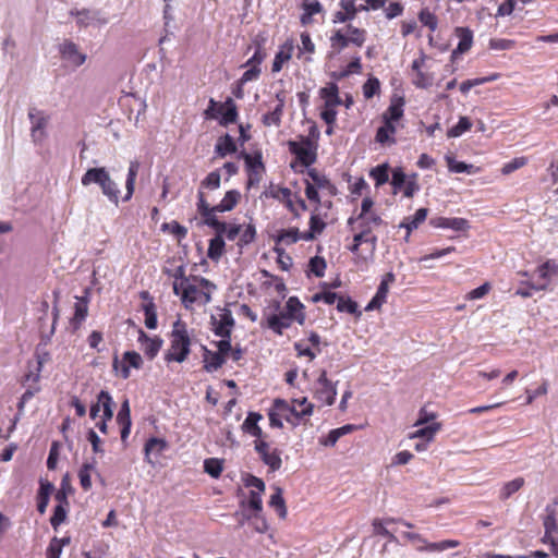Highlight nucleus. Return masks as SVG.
Instances as JSON below:
<instances>
[{
    "mask_svg": "<svg viewBox=\"0 0 558 558\" xmlns=\"http://www.w3.org/2000/svg\"><path fill=\"white\" fill-rule=\"evenodd\" d=\"M241 201V193L238 190H229L226 192L223 198L215 206H210L206 199L205 193L197 192V213L202 220L218 219L217 213H225L233 210Z\"/></svg>",
    "mask_w": 558,
    "mask_h": 558,
    "instance_id": "7ed1b4c3",
    "label": "nucleus"
},
{
    "mask_svg": "<svg viewBox=\"0 0 558 558\" xmlns=\"http://www.w3.org/2000/svg\"><path fill=\"white\" fill-rule=\"evenodd\" d=\"M429 225L434 228L451 229L453 231H466L470 228L469 221L464 218L459 217H433L429 220Z\"/></svg>",
    "mask_w": 558,
    "mask_h": 558,
    "instance_id": "412c9836",
    "label": "nucleus"
},
{
    "mask_svg": "<svg viewBox=\"0 0 558 558\" xmlns=\"http://www.w3.org/2000/svg\"><path fill=\"white\" fill-rule=\"evenodd\" d=\"M236 151V144L234 140L229 135L225 134L220 136L215 146V153L223 158L227 155L233 154Z\"/></svg>",
    "mask_w": 558,
    "mask_h": 558,
    "instance_id": "58836bf2",
    "label": "nucleus"
},
{
    "mask_svg": "<svg viewBox=\"0 0 558 558\" xmlns=\"http://www.w3.org/2000/svg\"><path fill=\"white\" fill-rule=\"evenodd\" d=\"M203 223L215 230V236L209 240L207 256L211 260L218 262L223 255L226 247V243L223 240L226 222L220 221L219 219L210 218L203 220Z\"/></svg>",
    "mask_w": 558,
    "mask_h": 558,
    "instance_id": "9d476101",
    "label": "nucleus"
},
{
    "mask_svg": "<svg viewBox=\"0 0 558 558\" xmlns=\"http://www.w3.org/2000/svg\"><path fill=\"white\" fill-rule=\"evenodd\" d=\"M355 222H357V227H356L357 230H361L369 235H374L373 234L374 229L385 225L383 218L376 213H372L371 216H366L364 218L350 217L348 219L349 226H353Z\"/></svg>",
    "mask_w": 558,
    "mask_h": 558,
    "instance_id": "5701e85b",
    "label": "nucleus"
},
{
    "mask_svg": "<svg viewBox=\"0 0 558 558\" xmlns=\"http://www.w3.org/2000/svg\"><path fill=\"white\" fill-rule=\"evenodd\" d=\"M363 243H369L371 244V251L373 252L377 244V236L376 235H369L365 232L357 230V232L353 236V243L351 246H349V250L356 256L355 263L357 264L361 259L366 262V258L361 257L360 255V246Z\"/></svg>",
    "mask_w": 558,
    "mask_h": 558,
    "instance_id": "c756f323",
    "label": "nucleus"
},
{
    "mask_svg": "<svg viewBox=\"0 0 558 558\" xmlns=\"http://www.w3.org/2000/svg\"><path fill=\"white\" fill-rule=\"evenodd\" d=\"M96 471V461L84 462L78 470V478L81 487L88 492L92 488V473Z\"/></svg>",
    "mask_w": 558,
    "mask_h": 558,
    "instance_id": "ea45409f",
    "label": "nucleus"
},
{
    "mask_svg": "<svg viewBox=\"0 0 558 558\" xmlns=\"http://www.w3.org/2000/svg\"><path fill=\"white\" fill-rule=\"evenodd\" d=\"M254 449L262 462L268 466V472L275 473L282 466L281 450L271 447L267 439H255Z\"/></svg>",
    "mask_w": 558,
    "mask_h": 558,
    "instance_id": "9b49d317",
    "label": "nucleus"
},
{
    "mask_svg": "<svg viewBox=\"0 0 558 558\" xmlns=\"http://www.w3.org/2000/svg\"><path fill=\"white\" fill-rule=\"evenodd\" d=\"M428 59L429 57L422 51L420 56L412 61L411 82L416 88L427 89L434 84L435 75L427 71L426 62Z\"/></svg>",
    "mask_w": 558,
    "mask_h": 558,
    "instance_id": "f8f14e48",
    "label": "nucleus"
},
{
    "mask_svg": "<svg viewBox=\"0 0 558 558\" xmlns=\"http://www.w3.org/2000/svg\"><path fill=\"white\" fill-rule=\"evenodd\" d=\"M169 340V348L163 355L165 362L167 364L172 362L183 363L191 353L192 344V340L184 322L178 319L173 323Z\"/></svg>",
    "mask_w": 558,
    "mask_h": 558,
    "instance_id": "f03ea898",
    "label": "nucleus"
},
{
    "mask_svg": "<svg viewBox=\"0 0 558 558\" xmlns=\"http://www.w3.org/2000/svg\"><path fill=\"white\" fill-rule=\"evenodd\" d=\"M366 31L364 28L355 27L351 24L344 28L336 29L330 36V48L333 53H340L350 44L356 47H362L366 40Z\"/></svg>",
    "mask_w": 558,
    "mask_h": 558,
    "instance_id": "423d86ee",
    "label": "nucleus"
},
{
    "mask_svg": "<svg viewBox=\"0 0 558 558\" xmlns=\"http://www.w3.org/2000/svg\"><path fill=\"white\" fill-rule=\"evenodd\" d=\"M168 448V442L163 438L151 437L146 440L144 446L145 460L154 465Z\"/></svg>",
    "mask_w": 558,
    "mask_h": 558,
    "instance_id": "aec40b11",
    "label": "nucleus"
},
{
    "mask_svg": "<svg viewBox=\"0 0 558 558\" xmlns=\"http://www.w3.org/2000/svg\"><path fill=\"white\" fill-rule=\"evenodd\" d=\"M221 175L219 170H214L209 172L206 178L201 182L198 191L204 192V190L214 191L220 187Z\"/></svg>",
    "mask_w": 558,
    "mask_h": 558,
    "instance_id": "5fc2aeb1",
    "label": "nucleus"
},
{
    "mask_svg": "<svg viewBox=\"0 0 558 558\" xmlns=\"http://www.w3.org/2000/svg\"><path fill=\"white\" fill-rule=\"evenodd\" d=\"M288 148L302 167L308 168L317 160L318 143H314L311 138L289 141Z\"/></svg>",
    "mask_w": 558,
    "mask_h": 558,
    "instance_id": "1a4fd4ad",
    "label": "nucleus"
},
{
    "mask_svg": "<svg viewBox=\"0 0 558 558\" xmlns=\"http://www.w3.org/2000/svg\"><path fill=\"white\" fill-rule=\"evenodd\" d=\"M293 322L282 311L275 314H264L262 327L270 329L276 336H282L284 330L292 326Z\"/></svg>",
    "mask_w": 558,
    "mask_h": 558,
    "instance_id": "2eb2a0df",
    "label": "nucleus"
},
{
    "mask_svg": "<svg viewBox=\"0 0 558 558\" xmlns=\"http://www.w3.org/2000/svg\"><path fill=\"white\" fill-rule=\"evenodd\" d=\"M292 322L303 326L306 320L304 304L296 296H290L281 310Z\"/></svg>",
    "mask_w": 558,
    "mask_h": 558,
    "instance_id": "a211bd4d",
    "label": "nucleus"
},
{
    "mask_svg": "<svg viewBox=\"0 0 558 558\" xmlns=\"http://www.w3.org/2000/svg\"><path fill=\"white\" fill-rule=\"evenodd\" d=\"M216 289V284L210 280L198 276L191 275L189 281L179 290L178 296L186 310H192L194 305H206L211 301V293Z\"/></svg>",
    "mask_w": 558,
    "mask_h": 558,
    "instance_id": "f257e3e1",
    "label": "nucleus"
},
{
    "mask_svg": "<svg viewBox=\"0 0 558 558\" xmlns=\"http://www.w3.org/2000/svg\"><path fill=\"white\" fill-rule=\"evenodd\" d=\"M173 281V293L179 294V290L182 289L189 281H191V275L186 276L185 267L183 265L177 267L172 274Z\"/></svg>",
    "mask_w": 558,
    "mask_h": 558,
    "instance_id": "6e6d98bb",
    "label": "nucleus"
},
{
    "mask_svg": "<svg viewBox=\"0 0 558 558\" xmlns=\"http://www.w3.org/2000/svg\"><path fill=\"white\" fill-rule=\"evenodd\" d=\"M369 177L374 180L375 186L379 187L389 181V165L381 163L372 168Z\"/></svg>",
    "mask_w": 558,
    "mask_h": 558,
    "instance_id": "09e8293b",
    "label": "nucleus"
},
{
    "mask_svg": "<svg viewBox=\"0 0 558 558\" xmlns=\"http://www.w3.org/2000/svg\"><path fill=\"white\" fill-rule=\"evenodd\" d=\"M204 470L214 478H218L223 470L222 461L216 458H209L204 461Z\"/></svg>",
    "mask_w": 558,
    "mask_h": 558,
    "instance_id": "680f3d73",
    "label": "nucleus"
},
{
    "mask_svg": "<svg viewBox=\"0 0 558 558\" xmlns=\"http://www.w3.org/2000/svg\"><path fill=\"white\" fill-rule=\"evenodd\" d=\"M363 95L366 99L373 98L380 92V82L377 77L372 76L363 84Z\"/></svg>",
    "mask_w": 558,
    "mask_h": 558,
    "instance_id": "69168bd1",
    "label": "nucleus"
},
{
    "mask_svg": "<svg viewBox=\"0 0 558 558\" xmlns=\"http://www.w3.org/2000/svg\"><path fill=\"white\" fill-rule=\"evenodd\" d=\"M397 133L396 123L383 121V125L379 126L375 134L376 143L381 146H391L396 144L395 135Z\"/></svg>",
    "mask_w": 558,
    "mask_h": 558,
    "instance_id": "c85d7f7f",
    "label": "nucleus"
},
{
    "mask_svg": "<svg viewBox=\"0 0 558 558\" xmlns=\"http://www.w3.org/2000/svg\"><path fill=\"white\" fill-rule=\"evenodd\" d=\"M239 235H240V239H239L238 245L240 247L248 245L250 243L254 242V240L256 238L255 226L252 223H248L247 226H245L244 229L243 228L241 229V232Z\"/></svg>",
    "mask_w": 558,
    "mask_h": 558,
    "instance_id": "338daca9",
    "label": "nucleus"
},
{
    "mask_svg": "<svg viewBox=\"0 0 558 558\" xmlns=\"http://www.w3.org/2000/svg\"><path fill=\"white\" fill-rule=\"evenodd\" d=\"M294 45L292 40H286L279 48L278 52L275 56L271 71L274 73L280 72L283 64L288 62L293 54Z\"/></svg>",
    "mask_w": 558,
    "mask_h": 558,
    "instance_id": "2f4dec72",
    "label": "nucleus"
},
{
    "mask_svg": "<svg viewBox=\"0 0 558 558\" xmlns=\"http://www.w3.org/2000/svg\"><path fill=\"white\" fill-rule=\"evenodd\" d=\"M292 322L303 326L306 320L304 304L296 296H290L281 310Z\"/></svg>",
    "mask_w": 558,
    "mask_h": 558,
    "instance_id": "6ab92c4d",
    "label": "nucleus"
},
{
    "mask_svg": "<svg viewBox=\"0 0 558 558\" xmlns=\"http://www.w3.org/2000/svg\"><path fill=\"white\" fill-rule=\"evenodd\" d=\"M138 342L141 343L144 354L149 360L157 356L162 345V340L159 337L150 338L143 330L140 331Z\"/></svg>",
    "mask_w": 558,
    "mask_h": 558,
    "instance_id": "bb28decb",
    "label": "nucleus"
},
{
    "mask_svg": "<svg viewBox=\"0 0 558 558\" xmlns=\"http://www.w3.org/2000/svg\"><path fill=\"white\" fill-rule=\"evenodd\" d=\"M319 97L325 102H332L338 105L342 104V100L339 96V87L333 82L328 83L325 87L319 89Z\"/></svg>",
    "mask_w": 558,
    "mask_h": 558,
    "instance_id": "c03bdc74",
    "label": "nucleus"
},
{
    "mask_svg": "<svg viewBox=\"0 0 558 558\" xmlns=\"http://www.w3.org/2000/svg\"><path fill=\"white\" fill-rule=\"evenodd\" d=\"M386 0H340L341 10L335 13V22L345 23L355 17L360 11L377 10Z\"/></svg>",
    "mask_w": 558,
    "mask_h": 558,
    "instance_id": "6e6552de",
    "label": "nucleus"
},
{
    "mask_svg": "<svg viewBox=\"0 0 558 558\" xmlns=\"http://www.w3.org/2000/svg\"><path fill=\"white\" fill-rule=\"evenodd\" d=\"M549 383L547 379H543L541 385L535 389H525V403L532 404L538 397L546 396L548 393Z\"/></svg>",
    "mask_w": 558,
    "mask_h": 558,
    "instance_id": "e2e57ef3",
    "label": "nucleus"
},
{
    "mask_svg": "<svg viewBox=\"0 0 558 558\" xmlns=\"http://www.w3.org/2000/svg\"><path fill=\"white\" fill-rule=\"evenodd\" d=\"M427 214V208H418L413 216H409L403 219L400 223V228H404L407 230L405 241H409L412 231L417 229L418 226L426 220Z\"/></svg>",
    "mask_w": 558,
    "mask_h": 558,
    "instance_id": "473e14b6",
    "label": "nucleus"
},
{
    "mask_svg": "<svg viewBox=\"0 0 558 558\" xmlns=\"http://www.w3.org/2000/svg\"><path fill=\"white\" fill-rule=\"evenodd\" d=\"M471 128H472V122L470 121V119L468 117H460L458 123L448 130L447 136L448 137H459L464 132L471 130Z\"/></svg>",
    "mask_w": 558,
    "mask_h": 558,
    "instance_id": "13d9d810",
    "label": "nucleus"
},
{
    "mask_svg": "<svg viewBox=\"0 0 558 558\" xmlns=\"http://www.w3.org/2000/svg\"><path fill=\"white\" fill-rule=\"evenodd\" d=\"M441 429V423L434 422L430 425L418 428L410 434V438H423L426 442L434 440L435 435Z\"/></svg>",
    "mask_w": 558,
    "mask_h": 558,
    "instance_id": "a19ab883",
    "label": "nucleus"
},
{
    "mask_svg": "<svg viewBox=\"0 0 558 558\" xmlns=\"http://www.w3.org/2000/svg\"><path fill=\"white\" fill-rule=\"evenodd\" d=\"M338 104L325 102L320 108V118L326 124L336 123Z\"/></svg>",
    "mask_w": 558,
    "mask_h": 558,
    "instance_id": "bf43d9fd",
    "label": "nucleus"
},
{
    "mask_svg": "<svg viewBox=\"0 0 558 558\" xmlns=\"http://www.w3.org/2000/svg\"><path fill=\"white\" fill-rule=\"evenodd\" d=\"M81 182L84 186H88L92 183L98 184L102 194L107 196L112 204L116 206L119 204L120 190L105 167L88 169L83 174Z\"/></svg>",
    "mask_w": 558,
    "mask_h": 558,
    "instance_id": "39448f33",
    "label": "nucleus"
},
{
    "mask_svg": "<svg viewBox=\"0 0 558 558\" xmlns=\"http://www.w3.org/2000/svg\"><path fill=\"white\" fill-rule=\"evenodd\" d=\"M53 490V485L49 482H40V488L38 493L37 510L39 513H45L49 504V496Z\"/></svg>",
    "mask_w": 558,
    "mask_h": 558,
    "instance_id": "8fccbe9b",
    "label": "nucleus"
},
{
    "mask_svg": "<svg viewBox=\"0 0 558 558\" xmlns=\"http://www.w3.org/2000/svg\"><path fill=\"white\" fill-rule=\"evenodd\" d=\"M210 325L214 333L220 338H230L235 326V320L229 308H218L210 316Z\"/></svg>",
    "mask_w": 558,
    "mask_h": 558,
    "instance_id": "4468645a",
    "label": "nucleus"
},
{
    "mask_svg": "<svg viewBox=\"0 0 558 558\" xmlns=\"http://www.w3.org/2000/svg\"><path fill=\"white\" fill-rule=\"evenodd\" d=\"M445 159H446L447 167H448L450 172H454V173H463V172H465V173H469V174H475V173L480 172V168L478 167H476L474 165H471V163H465L463 161H458L452 156L447 155L445 157Z\"/></svg>",
    "mask_w": 558,
    "mask_h": 558,
    "instance_id": "e433bc0d",
    "label": "nucleus"
},
{
    "mask_svg": "<svg viewBox=\"0 0 558 558\" xmlns=\"http://www.w3.org/2000/svg\"><path fill=\"white\" fill-rule=\"evenodd\" d=\"M318 387L315 390V398L327 405H332L336 400L337 390L328 379L327 372L323 371L317 379Z\"/></svg>",
    "mask_w": 558,
    "mask_h": 558,
    "instance_id": "dca6fc26",
    "label": "nucleus"
},
{
    "mask_svg": "<svg viewBox=\"0 0 558 558\" xmlns=\"http://www.w3.org/2000/svg\"><path fill=\"white\" fill-rule=\"evenodd\" d=\"M60 53L64 60L69 61L75 66L82 65L86 60V56L80 52L77 45L71 40H65L60 46Z\"/></svg>",
    "mask_w": 558,
    "mask_h": 558,
    "instance_id": "a878e982",
    "label": "nucleus"
},
{
    "mask_svg": "<svg viewBox=\"0 0 558 558\" xmlns=\"http://www.w3.org/2000/svg\"><path fill=\"white\" fill-rule=\"evenodd\" d=\"M269 506L276 510L281 519L287 518L288 511L281 488L276 487L275 493L270 496Z\"/></svg>",
    "mask_w": 558,
    "mask_h": 558,
    "instance_id": "de8ad7c7",
    "label": "nucleus"
},
{
    "mask_svg": "<svg viewBox=\"0 0 558 558\" xmlns=\"http://www.w3.org/2000/svg\"><path fill=\"white\" fill-rule=\"evenodd\" d=\"M303 13L301 15V23L303 25L312 22V16L323 10L322 4L317 0H304L302 3Z\"/></svg>",
    "mask_w": 558,
    "mask_h": 558,
    "instance_id": "79ce46f5",
    "label": "nucleus"
},
{
    "mask_svg": "<svg viewBox=\"0 0 558 558\" xmlns=\"http://www.w3.org/2000/svg\"><path fill=\"white\" fill-rule=\"evenodd\" d=\"M140 298L145 301L143 304V312L145 316V326L148 329H156L158 322H157V310L156 305L154 303V299L151 298L150 293L148 291H141Z\"/></svg>",
    "mask_w": 558,
    "mask_h": 558,
    "instance_id": "b1692460",
    "label": "nucleus"
},
{
    "mask_svg": "<svg viewBox=\"0 0 558 558\" xmlns=\"http://www.w3.org/2000/svg\"><path fill=\"white\" fill-rule=\"evenodd\" d=\"M292 403L302 407L298 410L296 405L290 404L288 401L277 398L272 402V407L292 426H299L304 417L311 416L314 410V404L308 402L307 398L293 399Z\"/></svg>",
    "mask_w": 558,
    "mask_h": 558,
    "instance_id": "20e7f679",
    "label": "nucleus"
},
{
    "mask_svg": "<svg viewBox=\"0 0 558 558\" xmlns=\"http://www.w3.org/2000/svg\"><path fill=\"white\" fill-rule=\"evenodd\" d=\"M130 365L128 362L124 361V354L122 355V359L119 360L118 356H114L112 361V369L116 374V376L128 379L131 376Z\"/></svg>",
    "mask_w": 558,
    "mask_h": 558,
    "instance_id": "052dcab7",
    "label": "nucleus"
},
{
    "mask_svg": "<svg viewBox=\"0 0 558 558\" xmlns=\"http://www.w3.org/2000/svg\"><path fill=\"white\" fill-rule=\"evenodd\" d=\"M299 240H303V232L295 227L289 229H281L275 236L276 244H282L286 246L296 243Z\"/></svg>",
    "mask_w": 558,
    "mask_h": 558,
    "instance_id": "f704fd0d",
    "label": "nucleus"
},
{
    "mask_svg": "<svg viewBox=\"0 0 558 558\" xmlns=\"http://www.w3.org/2000/svg\"><path fill=\"white\" fill-rule=\"evenodd\" d=\"M241 157L244 159L246 173H247V187L256 186L260 183L263 175L266 171L263 162V156L260 151L255 154L241 153Z\"/></svg>",
    "mask_w": 558,
    "mask_h": 558,
    "instance_id": "ddd939ff",
    "label": "nucleus"
},
{
    "mask_svg": "<svg viewBox=\"0 0 558 558\" xmlns=\"http://www.w3.org/2000/svg\"><path fill=\"white\" fill-rule=\"evenodd\" d=\"M337 310L341 313L357 314L359 316L361 315V313L357 311V303L349 296H339L337 302Z\"/></svg>",
    "mask_w": 558,
    "mask_h": 558,
    "instance_id": "0e129e2a",
    "label": "nucleus"
},
{
    "mask_svg": "<svg viewBox=\"0 0 558 558\" xmlns=\"http://www.w3.org/2000/svg\"><path fill=\"white\" fill-rule=\"evenodd\" d=\"M420 22L430 32H435L438 26V19L428 8H424L418 13Z\"/></svg>",
    "mask_w": 558,
    "mask_h": 558,
    "instance_id": "4d7b16f0",
    "label": "nucleus"
},
{
    "mask_svg": "<svg viewBox=\"0 0 558 558\" xmlns=\"http://www.w3.org/2000/svg\"><path fill=\"white\" fill-rule=\"evenodd\" d=\"M524 483L525 481L523 477H517L505 483L499 490V499L502 501L509 499L513 494L519 492L524 486Z\"/></svg>",
    "mask_w": 558,
    "mask_h": 558,
    "instance_id": "37998d69",
    "label": "nucleus"
},
{
    "mask_svg": "<svg viewBox=\"0 0 558 558\" xmlns=\"http://www.w3.org/2000/svg\"><path fill=\"white\" fill-rule=\"evenodd\" d=\"M204 118L206 120L219 119L220 125L228 126L238 121V107L230 97H228L223 102H218L214 98H210L208 107L204 111Z\"/></svg>",
    "mask_w": 558,
    "mask_h": 558,
    "instance_id": "0eeeda50",
    "label": "nucleus"
},
{
    "mask_svg": "<svg viewBox=\"0 0 558 558\" xmlns=\"http://www.w3.org/2000/svg\"><path fill=\"white\" fill-rule=\"evenodd\" d=\"M404 104L405 102L403 97H393L388 108L384 111L381 121H388L392 123L400 121L404 114Z\"/></svg>",
    "mask_w": 558,
    "mask_h": 558,
    "instance_id": "cd10ccee",
    "label": "nucleus"
},
{
    "mask_svg": "<svg viewBox=\"0 0 558 558\" xmlns=\"http://www.w3.org/2000/svg\"><path fill=\"white\" fill-rule=\"evenodd\" d=\"M389 288H386V283H380L375 295L366 305L365 311L378 310L386 302Z\"/></svg>",
    "mask_w": 558,
    "mask_h": 558,
    "instance_id": "864d4df0",
    "label": "nucleus"
},
{
    "mask_svg": "<svg viewBox=\"0 0 558 558\" xmlns=\"http://www.w3.org/2000/svg\"><path fill=\"white\" fill-rule=\"evenodd\" d=\"M307 177L312 180L313 183L318 189H326L330 193H336V186L330 182V180L320 174L316 169H308Z\"/></svg>",
    "mask_w": 558,
    "mask_h": 558,
    "instance_id": "49530a36",
    "label": "nucleus"
},
{
    "mask_svg": "<svg viewBox=\"0 0 558 558\" xmlns=\"http://www.w3.org/2000/svg\"><path fill=\"white\" fill-rule=\"evenodd\" d=\"M327 264L324 257L314 256L310 259L308 268L312 274L317 278H322L325 275Z\"/></svg>",
    "mask_w": 558,
    "mask_h": 558,
    "instance_id": "774afa93",
    "label": "nucleus"
},
{
    "mask_svg": "<svg viewBox=\"0 0 558 558\" xmlns=\"http://www.w3.org/2000/svg\"><path fill=\"white\" fill-rule=\"evenodd\" d=\"M28 118L32 122V137L35 143H40L46 137L45 129L48 124L49 117L44 111L31 108L28 111Z\"/></svg>",
    "mask_w": 558,
    "mask_h": 558,
    "instance_id": "f3484780",
    "label": "nucleus"
},
{
    "mask_svg": "<svg viewBox=\"0 0 558 558\" xmlns=\"http://www.w3.org/2000/svg\"><path fill=\"white\" fill-rule=\"evenodd\" d=\"M262 418H263V415L260 413L250 412L242 424L243 432L255 437V439L267 438L258 425V422Z\"/></svg>",
    "mask_w": 558,
    "mask_h": 558,
    "instance_id": "7c9ffc66",
    "label": "nucleus"
},
{
    "mask_svg": "<svg viewBox=\"0 0 558 558\" xmlns=\"http://www.w3.org/2000/svg\"><path fill=\"white\" fill-rule=\"evenodd\" d=\"M99 401L102 405V416L101 420L104 421H111L113 417V407L114 402L110 393L106 390H101L99 392Z\"/></svg>",
    "mask_w": 558,
    "mask_h": 558,
    "instance_id": "3c124183",
    "label": "nucleus"
},
{
    "mask_svg": "<svg viewBox=\"0 0 558 558\" xmlns=\"http://www.w3.org/2000/svg\"><path fill=\"white\" fill-rule=\"evenodd\" d=\"M278 104L275 108L263 116V124L265 126H279L283 114L284 99L277 95Z\"/></svg>",
    "mask_w": 558,
    "mask_h": 558,
    "instance_id": "c9c22d12",
    "label": "nucleus"
},
{
    "mask_svg": "<svg viewBox=\"0 0 558 558\" xmlns=\"http://www.w3.org/2000/svg\"><path fill=\"white\" fill-rule=\"evenodd\" d=\"M454 35L459 38L457 48L452 51L451 58L468 52L473 45V32L469 27H456Z\"/></svg>",
    "mask_w": 558,
    "mask_h": 558,
    "instance_id": "393cba45",
    "label": "nucleus"
},
{
    "mask_svg": "<svg viewBox=\"0 0 558 558\" xmlns=\"http://www.w3.org/2000/svg\"><path fill=\"white\" fill-rule=\"evenodd\" d=\"M227 359L223 357L218 352H213L207 348H204V368L207 372H214L219 369L225 363Z\"/></svg>",
    "mask_w": 558,
    "mask_h": 558,
    "instance_id": "4c0bfd02",
    "label": "nucleus"
},
{
    "mask_svg": "<svg viewBox=\"0 0 558 558\" xmlns=\"http://www.w3.org/2000/svg\"><path fill=\"white\" fill-rule=\"evenodd\" d=\"M138 169H140V165L137 161H132L130 163L128 175H126V181H125L126 194L124 196V201L131 199V197L134 193L135 181H136Z\"/></svg>",
    "mask_w": 558,
    "mask_h": 558,
    "instance_id": "603ef678",
    "label": "nucleus"
},
{
    "mask_svg": "<svg viewBox=\"0 0 558 558\" xmlns=\"http://www.w3.org/2000/svg\"><path fill=\"white\" fill-rule=\"evenodd\" d=\"M327 215H322L319 209L316 207L311 215L310 218V229L303 232L304 241H313L317 238V235L322 234L326 228L325 218Z\"/></svg>",
    "mask_w": 558,
    "mask_h": 558,
    "instance_id": "4be33fe9",
    "label": "nucleus"
},
{
    "mask_svg": "<svg viewBox=\"0 0 558 558\" xmlns=\"http://www.w3.org/2000/svg\"><path fill=\"white\" fill-rule=\"evenodd\" d=\"M76 300L77 301L74 304V314L70 320V324L74 331H77L82 327L84 320L88 315L87 300L84 298H76Z\"/></svg>",
    "mask_w": 558,
    "mask_h": 558,
    "instance_id": "72a5a7b5",
    "label": "nucleus"
},
{
    "mask_svg": "<svg viewBox=\"0 0 558 558\" xmlns=\"http://www.w3.org/2000/svg\"><path fill=\"white\" fill-rule=\"evenodd\" d=\"M460 546V542L456 539H446L437 543H425L417 546V550L420 551H444L449 548H456Z\"/></svg>",
    "mask_w": 558,
    "mask_h": 558,
    "instance_id": "a18cd8bd",
    "label": "nucleus"
}]
</instances>
